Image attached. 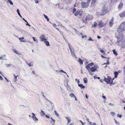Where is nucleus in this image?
I'll use <instances>...</instances> for the list:
<instances>
[{"label":"nucleus","mask_w":125,"mask_h":125,"mask_svg":"<svg viewBox=\"0 0 125 125\" xmlns=\"http://www.w3.org/2000/svg\"><path fill=\"white\" fill-rule=\"evenodd\" d=\"M0 80H3V78L0 75Z\"/></svg>","instance_id":"obj_56"},{"label":"nucleus","mask_w":125,"mask_h":125,"mask_svg":"<svg viewBox=\"0 0 125 125\" xmlns=\"http://www.w3.org/2000/svg\"><path fill=\"white\" fill-rule=\"evenodd\" d=\"M59 72L61 73H64V71H63L62 70H61L59 71Z\"/></svg>","instance_id":"obj_54"},{"label":"nucleus","mask_w":125,"mask_h":125,"mask_svg":"<svg viewBox=\"0 0 125 125\" xmlns=\"http://www.w3.org/2000/svg\"><path fill=\"white\" fill-rule=\"evenodd\" d=\"M118 73L117 72H115L114 73L115 74V78H116L117 77V76L118 74Z\"/></svg>","instance_id":"obj_24"},{"label":"nucleus","mask_w":125,"mask_h":125,"mask_svg":"<svg viewBox=\"0 0 125 125\" xmlns=\"http://www.w3.org/2000/svg\"><path fill=\"white\" fill-rule=\"evenodd\" d=\"M17 11L19 15H21L20 13L19 12V10L18 9L17 10Z\"/></svg>","instance_id":"obj_35"},{"label":"nucleus","mask_w":125,"mask_h":125,"mask_svg":"<svg viewBox=\"0 0 125 125\" xmlns=\"http://www.w3.org/2000/svg\"><path fill=\"white\" fill-rule=\"evenodd\" d=\"M33 39V41H34V42H38V41L37 40H36L34 38V37H32Z\"/></svg>","instance_id":"obj_36"},{"label":"nucleus","mask_w":125,"mask_h":125,"mask_svg":"<svg viewBox=\"0 0 125 125\" xmlns=\"http://www.w3.org/2000/svg\"><path fill=\"white\" fill-rule=\"evenodd\" d=\"M70 96L71 97H75V96L74 95V94L73 93L71 94L70 95Z\"/></svg>","instance_id":"obj_30"},{"label":"nucleus","mask_w":125,"mask_h":125,"mask_svg":"<svg viewBox=\"0 0 125 125\" xmlns=\"http://www.w3.org/2000/svg\"><path fill=\"white\" fill-rule=\"evenodd\" d=\"M32 116L31 118H32L33 120L34 121H38V118L36 117L35 114L34 113H32Z\"/></svg>","instance_id":"obj_8"},{"label":"nucleus","mask_w":125,"mask_h":125,"mask_svg":"<svg viewBox=\"0 0 125 125\" xmlns=\"http://www.w3.org/2000/svg\"><path fill=\"white\" fill-rule=\"evenodd\" d=\"M13 75L14 76V79L13 80L14 81L16 82V80L17 79V77L18 76H16L15 75Z\"/></svg>","instance_id":"obj_31"},{"label":"nucleus","mask_w":125,"mask_h":125,"mask_svg":"<svg viewBox=\"0 0 125 125\" xmlns=\"http://www.w3.org/2000/svg\"><path fill=\"white\" fill-rule=\"evenodd\" d=\"M78 12L79 16H82V11L78 10Z\"/></svg>","instance_id":"obj_22"},{"label":"nucleus","mask_w":125,"mask_h":125,"mask_svg":"<svg viewBox=\"0 0 125 125\" xmlns=\"http://www.w3.org/2000/svg\"><path fill=\"white\" fill-rule=\"evenodd\" d=\"M108 104H109V105H111V106H113V105H114V104H112V103H109Z\"/></svg>","instance_id":"obj_50"},{"label":"nucleus","mask_w":125,"mask_h":125,"mask_svg":"<svg viewBox=\"0 0 125 125\" xmlns=\"http://www.w3.org/2000/svg\"><path fill=\"white\" fill-rule=\"evenodd\" d=\"M7 2H9L11 5H13V3L10 0H8Z\"/></svg>","instance_id":"obj_32"},{"label":"nucleus","mask_w":125,"mask_h":125,"mask_svg":"<svg viewBox=\"0 0 125 125\" xmlns=\"http://www.w3.org/2000/svg\"><path fill=\"white\" fill-rule=\"evenodd\" d=\"M121 115H119V114H118L117 115V117H119L120 118H121L122 117Z\"/></svg>","instance_id":"obj_42"},{"label":"nucleus","mask_w":125,"mask_h":125,"mask_svg":"<svg viewBox=\"0 0 125 125\" xmlns=\"http://www.w3.org/2000/svg\"><path fill=\"white\" fill-rule=\"evenodd\" d=\"M39 38L40 39V41L42 42H43L47 40V39L45 38L44 35H41Z\"/></svg>","instance_id":"obj_9"},{"label":"nucleus","mask_w":125,"mask_h":125,"mask_svg":"<svg viewBox=\"0 0 125 125\" xmlns=\"http://www.w3.org/2000/svg\"><path fill=\"white\" fill-rule=\"evenodd\" d=\"M88 20V18L87 17H86L85 19H83L82 20V21L83 22L86 23V22Z\"/></svg>","instance_id":"obj_19"},{"label":"nucleus","mask_w":125,"mask_h":125,"mask_svg":"<svg viewBox=\"0 0 125 125\" xmlns=\"http://www.w3.org/2000/svg\"><path fill=\"white\" fill-rule=\"evenodd\" d=\"M35 1L36 3H38L39 1L38 0H35Z\"/></svg>","instance_id":"obj_53"},{"label":"nucleus","mask_w":125,"mask_h":125,"mask_svg":"<svg viewBox=\"0 0 125 125\" xmlns=\"http://www.w3.org/2000/svg\"><path fill=\"white\" fill-rule=\"evenodd\" d=\"M119 16L120 18H122L125 17V10L119 14Z\"/></svg>","instance_id":"obj_12"},{"label":"nucleus","mask_w":125,"mask_h":125,"mask_svg":"<svg viewBox=\"0 0 125 125\" xmlns=\"http://www.w3.org/2000/svg\"><path fill=\"white\" fill-rule=\"evenodd\" d=\"M67 89L68 90L70 91V86H69L67 88Z\"/></svg>","instance_id":"obj_45"},{"label":"nucleus","mask_w":125,"mask_h":125,"mask_svg":"<svg viewBox=\"0 0 125 125\" xmlns=\"http://www.w3.org/2000/svg\"><path fill=\"white\" fill-rule=\"evenodd\" d=\"M111 78L110 77H108L107 78L105 77L104 79V81L106 82L107 83H109L110 82Z\"/></svg>","instance_id":"obj_10"},{"label":"nucleus","mask_w":125,"mask_h":125,"mask_svg":"<svg viewBox=\"0 0 125 125\" xmlns=\"http://www.w3.org/2000/svg\"><path fill=\"white\" fill-rule=\"evenodd\" d=\"M5 65L7 67H9L10 66L11 64L10 63L9 64H6Z\"/></svg>","instance_id":"obj_29"},{"label":"nucleus","mask_w":125,"mask_h":125,"mask_svg":"<svg viewBox=\"0 0 125 125\" xmlns=\"http://www.w3.org/2000/svg\"><path fill=\"white\" fill-rule=\"evenodd\" d=\"M44 42V43L47 46H49V43L48 41H45Z\"/></svg>","instance_id":"obj_20"},{"label":"nucleus","mask_w":125,"mask_h":125,"mask_svg":"<svg viewBox=\"0 0 125 125\" xmlns=\"http://www.w3.org/2000/svg\"><path fill=\"white\" fill-rule=\"evenodd\" d=\"M64 85L66 87V88H67L69 86L68 85V83H67L66 84H64Z\"/></svg>","instance_id":"obj_39"},{"label":"nucleus","mask_w":125,"mask_h":125,"mask_svg":"<svg viewBox=\"0 0 125 125\" xmlns=\"http://www.w3.org/2000/svg\"><path fill=\"white\" fill-rule=\"evenodd\" d=\"M100 51L101 52H102V53H103L104 54L105 53H104V52L103 50H100Z\"/></svg>","instance_id":"obj_40"},{"label":"nucleus","mask_w":125,"mask_h":125,"mask_svg":"<svg viewBox=\"0 0 125 125\" xmlns=\"http://www.w3.org/2000/svg\"><path fill=\"white\" fill-rule=\"evenodd\" d=\"M26 22L27 23L26 24V25H28L29 26H31L30 24L27 22V21Z\"/></svg>","instance_id":"obj_49"},{"label":"nucleus","mask_w":125,"mask_h":125,"mask_svg":"<svg viewBox=\"0 0 125 125\" xmlns=\"http://www.w3.org/2000/svg\"><path fill=\"white\" fill-rule=\"evenodd\" d=\"M104 64H109V63L108 62H107L106 63H104Z\"/></svg>","instance_id":"obj_55"},{"label":"nucleus","mask_w":125,"mask_h":125,"mask_svg":"<svg viewBox=\"0 0 125 125\" xmlns=\"http://www.w3.org/2000/svg\"><path fill=\"white\" fill-rule=\"evenodd\" d=\"M22 19L25 22H27V21L26 20H25L24 18H22Z\"/></svg>","instance_id":"obj_63"},{"label":"nucleus","mask_w":125,"mask_h":125,"mask_svg":"<svg viewBox=\"0 0 125 125\" xmlns=\"http://www.w3.org/2000/svg\"><path fill=\"white\" fill-rule=\"evenodd\" d=\"M78 15H79L78 11L74 15L75 16H77Z\"/></svg>","instance_id":"obj_38"},{"label":"nucleus","mask_w":125,"mask_h":125,"mask_svg":"<svg viewBox=\"0 0 125 125\" xmlns=\"http://www.w3.org/2000/svg\"><path fill=\"white\" fill-rule=\"evenodd\" d=\"M96 14L97 15L103 16L106 13L102 10V11L101 12H97Z\"/></svg>","instance_id":"obj_11"},{"label":"nucleus","mask_w":125,"mask_h":125,"mask_svg":"<svg viewBox=\"0 0 125 125\" xmlns=\"http://www.w3.org/2000/svg\"><path fill=\"white\" fill-rule=\"evenodd\" d=\"M51 119H52V121H53L54 123H55V120H54V119H53V118H51Z\"/></svg>","instance_id":"obj_48"},{"label":"nucleus","mask_w":125,"mask_h":125,"mask_svg":"<svg viewBox=\"0 0 125 125\" xmlns=\"http://www.w3.org/2000/svg\"><path fill=\"white\" fill-rule=\"evenodd\" d=\"M97 0H92V2L91 6H94V3Z\"/></svg>","instance_id":"obj_17"},{"label":"nucleus","mask_w":125,"mask_h":125,"mask_svg":"<svg viewBox=\"0 0 125 125\" xmlns=\"http://www.w3.org/2000/svg\"><path fill=\"white\" fill-rule=\"evenodd\" d=\"M24 37H22L21 38H19V40H20L21 42H27L25 40H24Z\"/></svg>","instance_id":"obj_13"},{"label":"nucleus","mask_w":125,"mask_h":125,"mask_svg":"<svg viewBox=\"0 0 125 125\" xmlns=\"http://www.w3.org/2000/svg\"><path fill=\"white\" fill-rule=\"evenodd\" d=\"M78 61L81 64H83V61L80 58L79 59Z\"/></svg>","instance_id":"obj_26"},{"label":"nucleus","mask_w":125,"mask_h":125,"mask_svg":"<svg viewBox=\"0 0 125 125\" xmlns=\"http://www.w3.org/2000/svg\"><path fill=\"white\" fill-rule=\"evenodd\" d=\"M45 116L47 118H50V116L48 115H46Z\"/></svg>","instance_id":"obj_44"},{"label":"nucleus","mask_w":125,"mask_h":125,"mask_svg":"<svg viewBox=\"0 0 125 125\" xmlns=\"http://www.w3.org/2000/svg\"><path fill=\"white\" fill-rule=\"evenodd\" d=\"M54 112L56 115H57V116H59V114H58V113H57L56 111H55V110L54 111Z\"/></svg>","instance_id":"obj_37"},{"label":"nucleus","mask_w":125,"mask_h":125,"mask_svg":"<svg viewBox=\"0 0 125 125\" xmlns=\"http://www.w3.org/2000/svg\"><path fill=\"white\" fill-rule=\"evenodd\" d=\"M91 0H87L86 2H88V4H89Z\"/></svg>","instance_id":"obj_51"},{"label":"nucleus","mask_w":125,"mask_h":125,"mask_svg":"<svg viewBox=\"0 0 125 125\" xmlns=\"http://www.w3.org/2000/svg\"><path fill=\"white\" fill-rule=\"evenodd\" d=\"M100 81L101 82L103 83V79H101L100 80Z\"/></svg>","instance_id":"obj_57"},{"label":"nucleus","mask_w":125,"mask_h":125,"mask_svg":"<svg viewBox=\"0 0 125 125\" xmlns=\"http://www.w3.org/2000/svg\"><path fill=\"white\" fill-rule=\"evenodd\" d=\"M113 52L114 54L116 56L117 55V53L115 51V49L113 50Z\"/></svg>","instance_id":"obj_25"},{"label":"nucleus","mask_w":125,"mask_h":125,"mask_svg":"<svg viewBox=\"0 0 125 125\" xmlns=\"http://www.w3.org/2000/svg\"><path fill=\"white\" fill-rule=\"evenodd\" d=\"M125 31V22H123L119 26L117 29V31L118 36L116 35V37L117 39V42L119 43L121 42L123 38V35L122 32Z\"/></svg>","instance_id":"obj_1"},{"label":"nucleus","mask_w":125,"mask_h":125,"mask_svg":"<svg viewBox=\"0 0 125 125\" xmlns=\"http://www.w3.org/2000/svg\"><path fill=\"white\" fill-rule=\"evenodd\" d=\"M97 23L96 22H94V24L92 25V27L94 28L96 27L97 26Z\"/></svg>","instance_id":"obj_21"},{"label":"nucleus","mask_w":125,"mask_h":125,"mask_svg":"<svg viewBox=\"0 0 125 125\" xmlns=\"http://www.w3.org/2000/svg\"><path fill=\"white\" fill-rule=\"evenodd\" d=\"M89 4L88 2H82L81 3V5L83 8H87L89 6Z\"/></svg>","instance_id":"obj_5"},{"label":"nucleus","mask_w":125,"mask_h":125,"mask_svg":"<svg viewBox=\"0 0 125 125\" xmlns=\"http://www.w3.org/2000/svg\"><path fill=\"white\" fill-rule=\"evenodd\" d=\"M123 5V4L121 2L119 4L118 6L119 9H121L122 8Z\"/></svg>","instance_id":"obj_16"},{"label":"nucleus","mask_w":125,"mask_h":125,"mask_svg":"<svg viewBox=\"0 0 125 125\" xmlns=\"http://www.w3.org/2000/svg\"><path fill=\"white\" fill-rule=\"evenodd\" d=\"M6 55L4 54V55H2L0 57V60H1L3 59V60H7V59H5V58L6 57Z\"/></svg>","instance_id":"obj_15"},{"label":"nucleus","mask_w":125,"mask_h":125,"mask_svg":"<svg viewBox=\"0 0 125 125\" xmlns=\"http://www.w3.org/2000/svg\"><path fill=\"white\" fill-rule=\"evenodd\" d=\"M102 97L104 99H106V98L105 96L103 95L102 96Z\"/></svg>","instance_id":"obj_61"},{"label":"nucleus","mask_w":125,"mask_h":125,"mask_svg":"<svg viewBox=\"0 0 125 125\" xmlns=\"http://www.w3.org/2000/svg\"><path fill=\"white\" fill-rule=\"evenodd\" d=\"M114 18H112L110 20L109 23V25L111 27H112L113 25V22L114 21Z\"/></svg>","instance_id":"obj_14"},{"label":"nucleus","mask_w":125,"mask_h":125,"mask_svg":"<svg viewBox=\"0 0 125 125\" xmlns=\"http://www.w3.org/2000/svg\"><path fill=\"white\" fill-rule=\"evenodd\" d=\"M91 125H96V123H94L92 124Z\"/></svg>","instance_id":"obj_64"},{"label":"nucleus","mask_w":125,"mask_h":125,"mask_svg":"<svg viewBox=\"0 0 125 125\" xmlns=\"http://www.w3.org/2000/svg\"><path fill=\"white\" fill-rule=\"evenodd\" d=\"M79 121L82 124V125H83V124L82 121L81 120H80Z\"/></svg>","instance_id":"obj_60"},{"label":"nucleus","mask_w":125,"mask_h":125,"mask_svg":"<svg viewBox=\"0 0 125 125\" xmlns=\"http://www.w3.org/2000/svg\"><path fill=\"white\" fill-rule=\"evenodd\" d=\"M68 45L69 48L71 51V53L72 56L73 57L76 58V57L75 54V50H74V49L73 48H71L70 46V43H68Z\"/></svg>","instance_id":"obj_3"},{"label":"nucleus","mask_w":125,"mask_h":125,"mask_svg":"<svg viewBox=\"0 0 125 125\" xmlns=\"http://www.w3.org/2000/svg\"><path fill=\"white\" fill-rule=\"evenodd\" d=\"M107 4H105L103 7L102 10L105 13H107Z\"/></svg>","instance_id":"obj_7"},{"label":"nucleus","mask_w":125,"mask_h":125,"mask_svg":"<svg viewBox=\"0 0 125 125\" xmlns=\"http://www.w3.org/2000/svg\"><path fill=\"white\" fill-rule=\"evenodd\" d=\"M98 68V65H95L91 68L90 70L91 72H95L96 71L97 69Z\"/></svg>","instance_id":"obj_4"},{"label":"nucleus","mask_w":125,"mask_h":125,"mask_svg":"<svg viewBox=\"0 0 125 125\" xmlns=\"http://www.w3.org/2000/svg\"><path fill=\"white\" fill-rule=\"evenodd\" d=\"M75 80L77 82V83L78 84H79V83H80L79 80L78 79H75Z\"/></svg>","instance_id":"obj_34"},{"label":"nucleus","mask_w":125,"mask_h":125,"mask_svg":"<svg viewBox=\"0 0 125 125\" xmlns=\"http://www.w3.org/2000/svg\"><path fill=\"white\" fill-rule=\"evenodd\" d=\"M78 86L81 87V89H84L85 88V86L82 84H78Z\"/></svg>","instance_id":"obj_18"},{"label":"nucleus","mask_w":125,"mask_h":125,"mask_svg":"<svg viewBox=\"0 0 125 125\" xmlns=\"http://www.w3.org/2000/svg\"><path fill=\"white\" fill-rule=\"evenodd\" d=\"M106 24L105 22H103L102 21H99L98 23V25L100 27H104Z\"/></svg>","instance_id":"obj_6"},{"label":"nucleus","mask_w":125,"mask_h":125,"mask_svg":"<svg viewBox=\"0 0 125 125\" xmlns=\"http://www.w3.org/2000/svg\"><path fill=\"white\" fill-rule=\"evenodd\" d=\"M52 24L53 26L54 27H55L57 26L55 24Z\"/></svg>","instance_id":"obj_46"},{"label":"nucleus","mask_w":125,"mask_h":125,"mask_svg":"<svg viewBox=\"0 0 125 125\" xmlns=\"http://www.w3.org/2000/svg\"><path fill=\"white\" fill-rule=\"evenodd\" d=\"M84 83H86L87 82V79L86 78H84L83 79Z\"/></svg>","instance_id":"obj_23"},{"label":"nucleus","mask_w":125,"mask_h":125,"mask_svg":"<svg viewBox=\"0 0 125 125\" xmlns=\"http://www.w3.org/2000/svg\"><path fill=\"white\" fill-rule=\"evenodd\" d=\"M5 78L6 79V80L7 81V82H9L8 80L7 79V78L6 77H5Z\"/></svg>","instance_id":"obj_62"},{"label":"nucleus","mask_w":125,"mask_h":125,"mask_svg":"<svg viewBox=\"0 0 125 125\" xmlns=\"http://www.w3.org/2000/svg\"><path fill=\"white\" fill-rule=\"evenodd\" d=\"M44 16L45 18L47 19V21H49V19L48 18V16L45 14H44Z\"/></svg>","instance_id":"obj_27"},{"label":"nucleus","mask_w":125,"mask_h":125,"mask_svg":"<svg viewBox=\"0 0 125 125\" xmlns=\"http://www.w3.org/2000/svg\"><path fill=\"white\" fill-rule=\"evenodd\" d=\"M88 40L89 41H93L94 40H92V38L91 37H90L88 39Z\"/></svg>","instance_id":"obj_41"},{"label":"nucleus","mask_w":125,"mask_h":125,"mask_svg":"<svg viewBox=\"0 0 125 125\" xmlns=\"http://www.w3.org/2000/svg\"><path fill=\"white\" fill-rule=\"evenodd\" d=\"M41 112H42V113H43V114H42V115H45V113H44V111H43L42 110H41Z\"/></svg>","instance_id":"obj_43"},{"label":"nucleus","mask_w":125,"mask_h":125,"mask_svg":"<svg viewBox=\"0 0 125 125\" xmlns=\"http://www.w3.org/2000/svg\"><path fill=\"white\" fill-rule=\"evenodd\" d=\"M94 63L93 62H91L90 63L88 64L87 65L85 66V68L88 71L89 73L91 75H93V74L92 72L90 71V67L93 65Z\"/></svg>","instance_id":"obj_2"},{"label":"nucleus","mask_w":125,"mask_h":125,"mask_svg":"<svg viewBox=\"0 0 125 125\" xmlns=\"http://www.w3.org/2000/svg\"><path fill=\"white\" fill-rule=\"evenodd\" d=\"M65 118L66 119L68 122H70L71 120L68 117H65Z\"/></svg>","instance_id":"obj_33"},{"label":"nucleus","mask_w":125,"mask_h":125,"mask_svg":"<svg viewBox=\"0 0 125 125\" xmlns=\"http://www.w3.org/2000/svg\"><path fill=\"white\" fill-rule=\"evenodd\" d=\"M76 10V9L75 8H74L73 10V12H74Z\"/></svg>","instance_id":"obj_58"},{"label":"nucleus","mask_w":125,"mask_h":125,"mask_svg":"<svg viewBox=\"0 0 125 125\" xmlns=\"http://www.w3.org/2000/svg\"><path fill=\"white\" fill-rule=\"evenodd\" d=\"M101 57L103 58H106L105 57H104V56H103V55H101Z\"/></svg>","instance_id":"obj_59"},{"label":"nucleus","mask_w":125,"mask_h":125,"mask_svg":"<svg viewBox=\"0 0 125 125\" xmlns=\"http://www.w3.org/2000/svg\"><path fill=\"white\" fill-rule=\"evenodd\" d=\"M111 114H112V116H114L115 115L114 112H111Z\"/></svg>","instance_id":"obj_47"},{"label":"nucleus","mask_w":125,"mask_h":125,"mask_svg":"<svg viewBox=\"0 0 125 125\" xmlns=\"http://www.w3.org/2000/svg\"><path fill=\"white\" fill-rule=\"evenodd\" d=\"M86 37H87V36H86L84 35L83 36H82V38H85Z\"/></svg>","instance_id":"obj_52"},{"label":"nucleus","mask_w":125,"mask_h":125,"mask_svg":"<svg viewBox=\"0 0 125 125\" xmlns=\"http://www.w3.org/2000/svg\"><path fill=\"white\" fill-rule=\"evenodd\" d=\"M28 65L29 66H33V64L32 62H31L28 64Z\"/></svg>","instance_id":"obj_28"}]
</instances>
